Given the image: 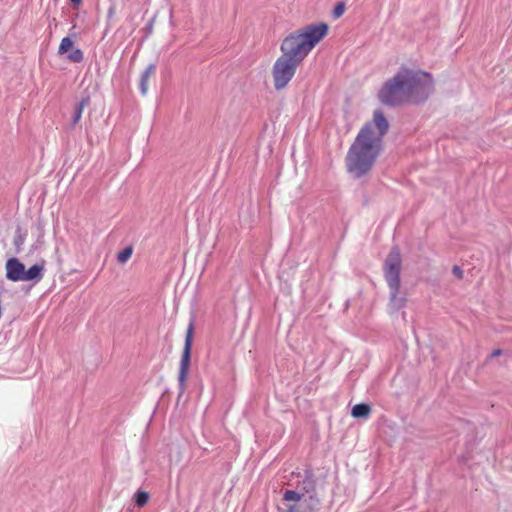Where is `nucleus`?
Here are the masks:
<instances>
[{
    "label": "nucleus",
    "mask_w": 512,
    "mask_h": 512,
    "mask_svg": "<svg viewBox=\"0 0 512 512\" xmlns=\"http://www.w3.org/2000/svg\"><path fill=\"white\" fill-rule=\"evenodd\" d=\"M389 122L381 110H375L373 119L364 124L346 155L347 171L355 178L369 173L383 149V137Z\"/></svg>",
    "instance_id": "obj_1"
},
{
    "label": "nucleus",
    "mask_w": 512,
    "mask_h": 512,
    "mask_svg": "<svg viewBox=\"0 0 512 512\" xmlns=\"http://www.w3.org/2000/svg\"><path fill=\"white\" fill-rule=\"evenodd\" d=\"M433 90L434 83L429 73L403 67L385 82L379 91V99L388 106L421 103L427 100Z\"/></svg>",
    "instance_id": "obj_2"
},
{
    "label": "nucleus",
    "mask_w": 512,
    "mask_h": 512,
    "mask_svg": "<svg viewBox=\"0 0 512 512\" xmlns=\"http://www.w3.org/2000/svg\"><path fill=\"white\" fill-rule=\"evenodd\" d=\"M326 23L307 25L287 35L280 46L281 55L299 65L309 52L326 36Z\"/></svg>",
    "instance_id": "obj_3"
},
{
    "label": "nucleus",
    "mask_w": 512,
    "mask_h": 512,
    "mask_svg": "<svg viewBox=\"0 0 512 512\" xmlns=\"http://www.w3.org/2000/svg\"><path fill=\"white\" fill-rule=\"evenodd\" d=\"M402 257L398 247H392L383 264V275L388 285L389 307L395 311L405 306L407 298L400 291V272Z\"/></svg>",
    "instance_id": "obj_4"
},
{
    "label": "nucleus",
    "mask_w": 512,
    "mask_h": 512,
    "mask_svg": "<svg viewBox=\"0 0 512 512\" xmlns=\"http://www.w3.org/2000/svg\"><path fill=\"white\" fill-rule=\"evenodd\" d=\"M298 66V63L282 55L278 57L272 67L274 88L278 91L286 88L294 77Z\"/></svg>",
    "instance_id": "obj_5"
},
{
    "label": "nucleus",
    "mask_w": 512,
    "mask_h": 512,
    "mask_svg": "<svg viewBox=\"0 0 512 512\" xmlns=\"http://www.w3.org/2000/svg\"><path fill=\"white\" fill-rule=\"evenodd\" d=\"M193 335H194V320L191 319L190 323L187 327L183 352L181 355L180 366H179L178 383H179L180 394H182L185 391V387H186V380L188 377L190 361H191V349H192V343H193Z\"/></svg>",
    "instance_id": "obj_6"
},
{
    "label": "nucleus",
    "mask_w": 512,
    "mask_h": 512,
    "mask_svg": "<svg viewBox=\"0 0 512 512\" xmlns=\"http://www.w3.org/2000/svg\"><path fill=\"white\" fill-rule=\"evenodd\" d=\"M25 266L17 258L6 262V278L13 282L24 281Z\"/></svg>",
    "instance_id": "obj_7"
},
{
    "label": "nucleus",
    "mask_w": 512,
    "mask_h": 512,
    "mask_svg": "<svg viewBox=\"0 0 512 512\" xmlns=\"http://www.w3.org/2000/svg\"><path fill=\"white\" fill-rule=\"evenodd\" d=\"M319 504L317 495H309L300 503L289 505L286 512H318Z\"/></svg>",
    "instance_id": "obj_8"
},
{
    "label": "nucleus",
    "mask_w": 512,
    "mask_h": 512,
    "mask_svg": "<svg viewBox=\"0 0 512 512\" xmlns=\"http://www.w3.org/2000/svg\"><path fill=\"white\" fill-rule=\"evenodd\" d=\"M155 71H156V65L152 63V64H149L146 67V69L144 70V72L141 74L139 87H140L141 94L143 96L146 95L148 92V87H149L148 83H149L150 78L155 74Z\"/></svg>",
    "instance_id": "obj_9"
},
{
    "label": "nucleus",
    "mask_w": 512,
    "mask_h": 512,
    "mask_svg": "<svg viewBox=\"0 0 512 512\" xmlns=\"http://www.w3.org/2000/svg\"><path fill=\"white\" fill-rule=\"evenodd\" d=\"M44 261L25 270L24 281H40L43 278Z\"/></svg>",
    "instance_id": "obj_10"
},
{
    "label": "nucleus",
    "mask_w": 512,
    "mask_h": 512,
    "mask_svg": "<svg viewBox=\"0 0 512 512\" xmlns=\"http://www.w3.org/2000/svg\"><path fill=\"white\" fill-rule=\"evenodd\" d=\"M315 487H316V483H315V479L313 478V475L311 473H307L304 480L302 481V484H301L302 493H304V495L308 494V496L316 495Z\"/></svg>",
    "instance_id": "obj_11"
},
{
    "label": "nucleus",
    "mask_w": 512,
    "mask_h": 512,
    "mask_svg": "<svg viewBox=\"0 0 512 512\" xmlns=\"http://www.w3.org/2000/svg\"><path fill=\"white\" fill-rule=\"evenodd\" d=\"M89 105H90V96L86 95L85 97H83L81 99V101L77 104V106L75 108V112H74L73 119H72L73 125H76L80 121L83 110L86 107H88Z\"/></svg>",
    "instance_id": "obj_12"
},
{
    "label": "nucleus",
    "mask_w": 512,
    "mask_h": 512,
    "mask_svg": "<svg viewBox=\"0 0 512 512\" xmlns=\"http://www.w3.org/2000/svg\"><path fill=\"white\" fill-rule=\"evenodd\" d=\"M370 413L371 407L366 403L356 404L351 410V415L354 418H367Z\"/></svg>",
    "instance_id": "obj_13"
},
{
    "label": "nucleus",
    "mask_w": 512,
    "mask_h": 512,
    "mask_svg": "<svg viewBox=\"0 0 512 512\" xmlns=\"http://www.w3.org/2000/svg\"><path fill=\"white\" fill-rule=\"evenodd\" d=\"M304 498V493L296 492L294 490H286L283 494V499L286 501H296L300 503Z\"/></svg>",
    "instance_id": "obj_14"
},
{
    "label": "nucleus",
    "mask_w": 512,
    "mask_h": 512,
    "mask_svg": "<svg viewBox=\"0 0 512 512\" xmlns=\"http://www.w3.org/2000/svg\"><path fill=\"white\" fill-rule=\"evenodd\" d=\"M73 41L70 37H64L59 45L58 53L67 54L73 48Z\"/></svg>",
    "instance_id": "obj_15"
},
{
    "label": "nucleus",
    "mask_w": 512,
    "mask_h": 512,
    "mask_svg": "<svg viewBox=\"0 0 512 512\" xmlns=\"http://www.w3.org/2000/svg\"><path fill=\"white\" fill-rule=\"evenodd\" d=\"M67 58L73 63H80L83 61V52L79 48H72L67 53Z\"/></svg>",
    "instance_id": "obj_16"
},
{
    "label": "nucleus",
    "mask_w": 512,
    "mask_h": 512,
    "mask_svg": "<svg viewBox=\"0 0 512 512\" xmlns=\"http://www.w3.org/2000/svg\"><path fill=\"white\" fill-rule=\"evenodd\" d=\"M149 494L145 491H137L134 495V500H135V503L137 504V506L139 507H143L144 505H146L149 501Z\"/></svg>",
    "instance_id": "obj_17"
},
{
    "label": "nucleus",
    "mask_w": 512,
    "mask_h": 512,
    "mask_svg": "<svg viewBox=\"0 0 512 512\" xmlns=\"http://www.w3.org/2000/svg\"><path fill=\"white\" fill-rule=\"evenodd\" d=\"M26 234L22 232L20 227L16 229L15 237H14V245L16 248V253H19L21 250V246L24 244Z\"/></svg>",
    "instance_id": "obj_18"
},
{
    "label": "nucleus",
    "mask_w": 512,
    "mask_h": 512,
    "mask_svg": "<svg viewBox=\"0 0 512 512\" xmlns=\"http://www.w3.org/2000/svg\"><path fill=\"white\" fill-rule=\"evenodd\" d=\"M132 255V247H126L117 256L119 263H125Z\"/></svg>",
    "instance_id": "obj_19"
},
{
    "label": "nucleus",
    "mask_w": 512,
    "mask_h": 512,
    "mask_svg": "<svg viewBox=\"0 0 512 512\" xmlns=\"http://www.w3.org/2000/svg\"><path fill=\"white\" fill-rule=\"evenodd\" d=\"M344 10H345L344 3H342V2L338 3L333 10V16L335 18H339L344 13Z\"/></svg>",
    "instance_id": "obj_20"
},
{
    "label": "nucleus",
    "mask_w": 512,
    "mask_h": 512,
    "mask_svg": "<svg viewBox=\"0 0 512 512\" xmlns=\"http://www.w3.org/2000/svg\"><path fill=\"white\" fill-rule=\"evenodd\" d=\"M452 273L458 278V279H462L463 276H464V272L463 270L458 266V265H454L452 267Z\"/></svg>",
    "instance_id": "obj_21"
},
{
    "label": "nucleus",
    "mask_w": 512,
    "mask_h": 512,
    "mask_svg": "<svg viewBox=\"0 0 512 512\" xmlns=\"http://www.w3.org/2000/svg\"><path fill=\"white\" fill-rule=\"evenodd\" d=\"M501 353H502V351L500 349L494 350L492 352V357L499 356V355H501Z\"/></svg>",
    "instance_id": "obj_22"
},
{
    "label": "nucleus",
    "mask_w": 512,
    "mask_h": 512,
    "mask_svg": "<svg viewBox=\"0 0 512 512\" xmlns=\"http://www.w3.org/2000/svg\"><path fill=\"white\" fill-rule=\"evenodd\" d=\"M70 2L73 4V5H79L82 0H70Z\"/></svg>",
    "instance_id": "obj_23"
},
{
    "label": "nucleus",
    "mask_w": 512,
    "mask_h": 512,
    "mask_svg": "<svg viewBox=\"0 0 512 512\" xmlns=\"http://www.w3.org/2000/svg\"><path fill=\"white\" fill-rule=\"evenodd\" d=\"M37 243L42 244V241L40 240V238L37 239Z\"/></svg>",
    "instance_id": "obj_24"
}]
</instances>
